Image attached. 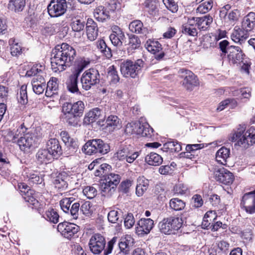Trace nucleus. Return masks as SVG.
Segmentation results:
<instances>
[{
	"instance_id": "f257e3e1",
	"label": "nucleus",
	"mask_w": 255,
	"mask_h": 255,
	"mask_svg": "<svg viewBox=\"0 0 255 255\" xmlns=\"http://www.w3.org/2000/svg\"><path fill=\"white\" fill-rule=\"evenodd\" d=\"M76 50L67 43L58 45L52 50L51 68L54 72H62L70 67L76 56Z\"/></svg>"
},
{
	"instance_id": "f03ea898",
	"label": "nucleus",
	"mask_w": 255,
	"mask_h": 255,
	"mask_svg": "<svg viewBox=\"0 0 255 255\" xmlns=\"http://www.w3.org/2000/svg\"><path fill=\"white\" fill-rule=\"evenodd\" d=\"M85 106L81 101L74 103L66 102L62 107L63 118L70 126L76 127L78 125V117L82 116Z\"/></svg>"
},
{
	"instance_id": "7ed1b4c3",
	"label": "nucleus",
	"mask_w": 255,
	"mask_h": 255,
	"mask_svg": "<svg viewBox=\"0 0 255 255\" xmlns=\"http://www.w3.org/2000/svg\"><path fill=\"white\" fill-rule=\"evenodd\" d=\"M17 132L23 134L17 140L18 145L21 150L27 152L37 146L39 135L36 129H28L22 124L17 129Z\"/></svg>"
},
{
	"instance_id": "20e7f679",
	"label": "nucleus",
	"mask_w": 255,
	"mask_h": 255,
	"mask_svg": "<svg viewBox=\"0 0 255 255\" xmlns=\"http://www.w3.org/2000/svg\"><path fill=\"white\" fill-rule=\"evenodd\" d=\"M90 63V59L85 57H79L75 61L72 73L67 81V88L71 93H80L78 87V78L81 73Z\"/></svg>"
},
{
	"instance_id": "39448f33",
	"label": "nucleus",
	"mask_w": 255,
	"mask_h": 255,
	"mask_svg": "<svg viewBox=\"0 0 255 255\" xmlns=\"http://www.w3.org/2000/svg\"><path fill=\"white\" fill-rule=\"evenodd\" d=\"M219 48L222 51V55H226L231 64L238 66L243 61L246 55L242 49L236 46H229V42L224 40L219 42Z\"/></svg>"
},
{
	"instance_id": "423d86ee",
	"label": "nucleus",
	"mask_w": 255,
	"mask_h": 255,
	"mask_svg": "<svg viewBox=\"0 0 255 255\" xmlns=\"http://www.w3.org/2000/svg\"><path fill=\"white\" fill-rule=\"evenodd\" d=\"M230 140L236 142V145L247 149L255 144V128H251L245 132L241 129L238 130L231 137Z\"/></svg>"
},
{
	"instance_id": "0eeeda50",
	"label": "nucleus",
	"mask_w": 255,
	"mask_h": 255,
	"mask_svg": "<svg viewBox=\"0 0 255 255\" xmlns=\"http://www.w3.org/2000/svg\"><path fill=\"white\" fill-rule=\"evenodd\" d=\"M183 221L178 217H169L159 223L160 231L166 235L175 234L182 227Z\"/></svg>"
},
{
	"instance_id": "6e6552de",
	"label": "nucleus",
	"mask_w": 255,
	"mask_h": 255,
	"mask_svg": "<svg viewBox=\"0 0 255 255\" xmlns=\"http://www.w3.org/2000/svg\"><path fill=\"white\" fill-rule=\"evenodd\" d=\"M143 66V62L141 59H138L135 62L127 60L121 62L120 70L122 74L125 77L135 78L138 75Z\"/></svg>"
},
{
	"instance_id": "1a4fd4ad",
	"label": "nucleus",
	"mask_w": 255,
	"mask_h": 255,
	"mask_svg": "<svg viewBox=\"0 0 255 255\" xmlns=\"http://www.w3.org/2000/svg\"><path fill=\"white\" fill-rule=\"evenodd\" d=\"M110 146L101 139H95L87 141L82 148L83 151L87 154L95 153L105 154L109 152Z\"/></svg>"
},
{
	"instance_id": "9d476101",
	"label": "nucleus",
	"mask_w": 255,
	"mask_h": 255,
	"mask_svg": "<svg viewBox=\"0 0 255 255\" xmlns=\"http://www.w3.org/2000/svg\"><path fill=\"white\" fill-rule=\"evenodd\" d=\"M100 75L98 70L90 68L86 70L81 78V83L83 89L86 91L90 90L100 82Z\"/></svg>"
},
{
	"instance_id": "9b49d317",
	"label": "nucleus",
	"mask_w": 255,
	"mask_h": 255,
	"mask_svg": "<svg viewBox=\"0 0 255 255\" xmlns=\"http://www.w3.org/2000/svg\"><path fill=\"white\" fill-rule=\"evenodd\" d=\"M139 156V153L133 151L130 145L122 143L114 154V158L117 159L132 163Z\"/></svg>"
},
{
	"instance_id": "f8f14e48",
	"label": "nucleus",
	"mask_w": 255,
	"mask_h": 255,
	"mask_svg": "<svg viewBox=\"0 0 255 255\" xmlns=\"http://www.w3.org/2000/svg\"><path fill=\"white\" fill-rule=\"evenodd\" d=\"M67 7L66 0H51L47 6V10L51 17H56L64 14Z\"/></svg>"
},
{
	"instance_id": "ddd939ff",
	"label": "nucleus",
	"mask_w": 255,
	"mask_h": 255,
	"mask_svg": "<svg viewBox=\"0 0 255 255\" xmlns=\"http://www.w3.org/2000/svg\"><path fill=\"white\" fill-rule=\"evenodd\" d=\"M240 207L247 214L255 213V190L243 195L241 200Z\"/></svg>"
},
{
	"instance_id": "4468645a",
	"label": "nucleus",
	"mask_w": 255,
	"mask_h": 255,
	"mask_svg": "<svg viewBox=\"0 0 255 255\" xmlns=\"http://www.w3.org/2000/svg\"><path fill=\"white\" fill-rule=\"evenodd\" d=\"M105 238L99 234L93 235L89 242L90 251L94 254H100L105 249L106 246Z\"/></svg>"
},
{
	"instance_id": "2eb2a0df",
	"label": "nucleus",
	"mask_w": 255,
	"mask_h": 255,
	"mask_svg": "<svg viewBox=\"0 0 255 255\" xmlns=\"http://www.w3.org/2000/svg\"><path fill=\"white\" fill-rule=\"evenodd\" d=\"M79 230L78 226L67 222L60 223L57 226V231L67 239L72 238Z\"/></svg>"
},
{
	"instance_id": "dca6fc26",
	"label": "nucleus",
	"mask_w": 255,
	"mask_h": 255,
	"mask_svg": "<svg viewBox=\"0 0 255 255\" xmlns=\"http://www.w3.org/2000/svg\"><path fill=\"white\" fill-rule=\"evenodd\" d=\"M181 71L183 74L182 76L184 78L182 84L187 90L191 91L199 85L197 77L192 72L185 69H182Z\"/></svg>"
},
{
	"instance_id": "f3484780",
	"label": "nucleus",
	"mask_w": 255,
	"mask_h": 255,
	"mask_svg": "<svg viewBox=\"0 0 255 255\" xmlns=\"http://www.w3.org/2000/svg\"><path fill=\"white\" fill-rule=\"evenodd\" d=\"M154 226L153 221L150 219L141 218L138 221L135 231L137 234L140 236L148 234Z\"/></svg>"
},
{
	"instance_id": "a211bd4d",
	"label": "nucleus",
	"mask_w": 255,
	"mask_h": 255,
	"mask_svg": "<svg viewBox=\"0 0 255 255\" xmlns=\"http://www.w3.org/2000/svg\"><path fill=\"white\" fill-rule=\"evenodd\" d=\"M112 43L115 46L120 47L125 39V35L122 29L118 26L112 27V33L109 36Z\"/></svg>"
},
{
	"instance_id": "6ab92c4d",
	"label": "nucleus",
	"mask_w": 255,
	"mask_h": 255,
	"mask_svg": "<svg viewBox=\"0 0 255 255\" xmlns=\"http://www.w3.org/2000/svg\"><path fill=\"white\" fill-rule=\"evenodd\" d=\"M215 178L217 181L225 185L232 184L234 180L233 173L224 168L216 172Z\"/></svg>"
},
{
	"instance_id": "aec40b11",
	"label": "nucleus",
	"mask_w": 255,
	"mask_h": 255,
	"mask_svg": "<svg viewBox=\"0 0 255 255\" xmlns=\"http://www.w3.org/2000/svg\"><path fill=\"white\" fill-rule=\"evenodd\" d=\"M38 193H36L34 190H27L25 194H22V196L25 202L29 203L30 205L32 206V208L38 209L41 208V204L38 201Z\"/></svg>"
},
{
	"instance_id": "412c9836",
	"label": "nucleus",
	"mask_w": 255,
	"mask_h": 255,
	"mask_svg": "<svg viewBox=\"0 0 255 255\" xmlns=\"http://www.w3.org/2000/svg\"><path fill=\"white\" fill-rule=\"evenodd\" d=\"M248 33L238 26L235 27L231 35V39L236 43L243 44L248 37Z\"/></svg>"
},
{
	"instance_id": "4be33fe9",
	"label": "nucleus",
	"mask_w": 255,
	"mask_h": 255,
	"mask_svg": "<svg viewBox=\"0 0 255 255\" xmlns=\"http://www.w3.org/2000/svg\"><path fill=\"white\" fill-rule=\"evenodd\" d=\"M46 149L53 158L62 154L61 146L59 141L56 138H51L47 141Z\"/></svg>"
},
{
	"instance_id": "5701e85b",
	"label": "nucleus",
	"mask_w": 255,
	"mask_h": 255,
	"mask_svg": "<svg viewBox=\"0 0 255 255\" xmlns=\"http://www.w3.org/2000/svg\"><path fill=\"white\" fill-rule=\"evenodd\" d=\"M33 92L38 95L42 94L46 88V82L42 76H36L31 81Z\"/></svg>"
},
{
	"instance_id": "b1692460",
	"label": "nucleus",
	"mask_w": 255,
	"mask_h": 255,
	"mask_svg": "<svg viewBox=\"0 0 255 255\" xmlns=\"http://www.w3.org/2000/svg\"><path fill=\"white\" fill-rule=\"evenodd\" d=\"M69 176L67 174L63 172L60 173L54 181V184L55 188L60 191L65 190L68 188V181Z\"/></svg>"
},
{
	"instance_id": "393cba45",
	"label": "nucleus",
	"mask_w": 255,
	"mask_h": 255,
	"mask_svg": "<svg viewBox=\"0 0 255 255\" xmlns=\"http://www.w3.org/2000/svg\"><path fill=\"white\" fill-rule=\"evenodd\" d=\"M86 32L88 38L90 41L95 40L98 35L97 23L92 19L88 18L86 23Z\"/></svg>"
},
{
	"instance_id": "a878e982",
	"label": "nucleus",
	"mask_w": 255,
	"mask_h": 255,
	"mask_svg": "<svg viewBox=\"0 0 255 255\" xmlns=\"http://www.w3.org/2000/svg\"><path fill=\"white\" fill-rule=\"evenodd\" d=\"M255 26V13L250 12L244 17L242 22V27L247 33L251 31Z\"/></svg>"
},
{
	"instance_id": "bb28decb",
	"label": "nucleus",
	"mask_w": 255,
	"mask_h": 255,
	"mask_svg": "<svg viewBox=\"0 0 255 255\" xmlns=\"http://www.w3.org/2000/svg\"><path fill=\"white\" fill-rule=\"evenodd\" d=\"M130 31L136 34L146 35L148 33V29L143 26L142 22L139 20H135L131 22L128 26Z\"/></svg>"
},
{
	"instance_id": "cd10ccee",
	"label": "nucleus",
	"mask_w": 255,
	"mask_h": 255,
	"mask_svg": "<svg viewBox=\"0 0 255 255\" xmlns=\"http://www.w3.org/2000/svg\"><path fill=\"white\" fill-rule=\"evenodd\" d=\"M58 89V79L51 77L47 84L45 91L46 97H51L55 95Z\"/></svg>"
},
{
	"instance_id": "c85d7f7f",
	"label": "nucleus",
	"mask_w": 255,
	"mask_h": 255,
	"mask_svg": "<svg viewBox=\"0 0 255 255\" xmlns=\"http://www.w3.org/2000/svg\"><path fill=\"white\" fill-rule=\"evenodd\" d=\"M230 155V149L225 147L220 148L216 153V161L223 165L226 164L227 160Z\"/></svg>"
},
{
	"instance_id": "c756f323",
	"label": "nucleus",
	"mask_w": 255,
	"mask_h": 255,
	"mask_svg": "<svg viewBox=\"0 0 255 255\" xmlns=\"http://www.w3.org/2000/svg\"><path fill=\"white\" fill-rule=\"evenodd\" d=\"M37 162L40 164H47L53 156L46 149H40L36 154Z\"/></svg>"
},
{
	"instance_id": "7c9ffc66",
	"label": "nucleus",
	"mask_w": 255,
	"mask_h": 255,
	"mask_svg": "<svg viewBox=\"0 0 255 255\" xmlns=\"http://www.w3.org/2000/svg\"><path fill=\"white\" fill-rule=\"evenodd\" d=\"M101 115V111L98 108H95L87 113L84 118L83 123L85 125H89L94 123Z\"/></svg>"
},
{
	"instance_id": "2f4dec72",
	"label": "nucleus",
	"mask_w": 255,
	"mask_h": 255,
	"mask_svg": "<svg viewBox=\"0 0 255 255\" xmlns=\"http://www.w3.org/2000/svg\"><path fill=\"white\" fill-rule=\"evenodd\" d=\"M197 26L201 30H206L210 25L213 22L212 17L209 15H205L201 17H197Z\"/></svg>"
},
{
	"instance_id": "473e14b6",
	"label": "nucleus",
	"mask_w": 255,
	"mask_h": 255,
	"mask_svg": "<svg viewBox=\"0 0 255 255\" xmlns=\"http://www.w3.org/2000/svg\"><path fill=\"white\" fill-rule=\"evenodd\" d=\"M149 185L148 180L143 176L139 177L137 180L136 194L138 196H141L147 190Z\"/></svg>"
},
{
	"instance_id": "72a5a7b5",
	"label": "nucleus",
	"mask_w": 255,
	"mask_h": 255,
	"mask_svg": "<svg viewBox=\"0 0 255 255\" xmlns=\"http://www.w3.org/2000/svg\"><path fill=\"white\" fill-rule=\"evenodd\" d=\"M94 16L98 21L103 22L109 18V11L105 7L99 6L94 10Z\"/></svg>"
},
{
	"instance_id": "f704fd0d",
	"label": "nucleus",
	"mask_w": 255,
	"mask_h": 255,
	"mask_svg": "<svg viewBox=\"0 0 255 255\" xmlns=\"http://www.w3.org/2000/svg\"><path fill=\"white\" fill-rule=\"evenodd\" d=\"M145 160L150 165L159 166L162 163L163 158L160 155L151 152L145 156Z\"/></svg>"
},
{
	"instance_id": "c9c22d12",
	"label": "nucleus",
	"mask_w": 255,
	"mask_h": 255,
	"mask_svg": "<svg viewBox=\"0 0 255 255\" xmlns=\"http://www.w3.org/2000/svg\"><path fill=\"white\" fill-rule=\"evenodd\" d=\"M70 26L73 31L80 32L85 26V21L79 16L74 17L71 19Z\"/></svg>"
},
{
	"instance_id": "e433bc0d",
	"label": "nucleus",
	"mask_w": 255,
	"mask_h": 255,
	"mask_svg": "<svg viewBox=\"0 0 255 255\" xmlns=\"http://www.w3.org/2000/svg\"><path fill=\"white\" fill-rule=\"evenodd\" d=\"M182 147L179 142L176 140L169 141L163 144L161 150L164 152L170 151L171 152H179Z\"/></svg>"
},
{
	"instance_id": "4c0bfd02",
	"label": "nucleus",
	"mask_w": 255,
	"mask_h": 255,
	"mask_svg": "<svg viewBox=\"0 0 255 255\" xmlns=\"http://www.w3.org/2000/svg\"><path fill=\"white\" fill-rule=\"evenodd\" d=\"M138 135L147 138H152L154 136L153 129L149 125L146 124L143 125L140 123Z\"/></svg>"
},
{
	"instance_id": "58836bf2",
	"label": "nucleus",
	"mask_w": 255,
	"mask_h": 255,
	"mask_svg": "<svg viewBox=\"0 0 255 255\" xmlns=\"http://www.w3.org/2000/svg\"><path fill=\"white\" fill-rule=\"evenodd\" d=\"M43 217L51 223L56 224L59 222V216L56 211L53 208H49L46 211Z\"/></svg>"
},
{
	"instance_id": "ea45409f",
	"label": "nucleus",
	"mask_w": 255,
	"mask_h": 255,
	"mask_svg": "<svg viewBox=\"0 0 255 255\" xmlns=\"http://www.w3.org/2000/svg\"><path fill=\"white\" fill-rule=\"evenodd\" d=\"M25 5V0H10L8 3V8L16 12H18L23 9Z\"/></svg>"
},
{
	"instance_id": "a19ab883",
	"label": "nucleus",
	"mask_w": 255,
	"mask_h": 255,
	"mask_svg": "<svg viewBox=\"0 0 255 255\" xmlns=\"http://www.w3.org/2000/svg\"><path fill=\"white\" fill-rule=\"evenodd\" d=\"M106 124L110 130H113L120 127V119L116 116L111 115L106 120Z\"/></svg>"
},
{
	"instance_id": "79ce46f5",
	"label": "nucleus",
	"mask_w": 255,
	"mask_h": 255,
	"mask_svg": "<svg viewBox=\"0 0 255 255\" xmlns=\"http://www.w3.org/2000/svg\"><path fill=\"white\" fill-rule=\"evenodd\" d=\"M130 239V237L128 236L125 238H122L120 239L118 243V246L121 253L124 254H127L129 252Z\"/></svg>"
},
{
	"instance_id": "37998d69",
	"label": "nucleus",
	"mask_w": 255,
	"mask_h": 255,
	"mask_svg": "<svg viewBox=\"0 0 255 255\" xmlns=\"http://www.w3.org/2000/svg\"><path fill=\"white\" fill-rule=\"evenodd\" d=\"M116 188L106 181L103 182L101 187L102 195L108 197L111 196L115 192Z\"/></svg>"
},
{
	"instance_id": "c03bdc74",
	"label": "nucleus",
	"mask_w": 255,
	"mask_h": 255,
	"mask_svg": "<svg viewBox=\"0 0 255 255\" xmlns=\"http://www.w3.org/2000/svg\"><path fill=\"white\" fill-rule=\"evenodd\" d=\"M213 6V0H206L203 1L197 7V12L201 14L208 12Z\"/></svg>"
},
{
	"instance_id": "a18cd8bd",
	"label": "nucleus",
	"mask_w": 255,
	"mask_h": 255,
	"mask_svg": "<svg viewBox=\"0 0 255 255\" xmlns=\"http://www.w3.org/2000/svg\"><path fill=\"white\" fill-rule=\"evenodd\" d=\"M140 126V122H131L128 123L126 126L125 131L127 134H138Z\"/></svg>"
},
{
	"instance_id": "49530a36",
	"label": "nucleus",
	"mask_w": 255,
	"mask_h": 255,
	"mask_svg": "<svg viewBox=\"0 0 255 255\" xmlns=\"http://www.w3.org/2000/svg\"><path fill=\"white\" fill-rule=\"evenodd\" d=\"M170 207L175 211H180L183 210L185 206V202L178 198H172L169 202Z\"/></svg>"
},
{
	"instance_id": "de8ad7c7",
	"label": "nucleus",
	"mask_w": 255,
	"mask_h": 255,
	"mask_svg": "<svg viewBox=\"0 0 255 255\" xmlns=\"http://www.w3.org/2000/svg\"><path fill=\"white\" fill-rule=\"evenodd\" d=\"M145 46L147 50L153 54L159 52L161 49V45L157 41L147 42Z\"/></svg>"
},
{
	"instance_id": "09e8293b",
	"label": "nucleus",
	"mask_w": 255,
	"mask_h": 255,
	"mask_svg": "<svg viewBox=\"0 0 255 255\" xmlns=\"http://www.w3.org/2000/svg\"><path fill=\"white\" fill-rule=\"evenodd\" d=\"M128 47V50H133L138 48L140 46V40L139 38L135 35H131L129 36Z\"/></svg>"
},
{
	"instance_id": "8fccbe9b",
	"label": "nucleus",
	"mask_w": 255,
	"mask_h": 255,
	"mask_svg": "<svg viewBox=\"0 0 255 255\" xmlns=\"http://www.w3.org/2000/svg\"><path fill=\"white\" fill-rule=\"evenodd\" d=\"M75 200L73 197L65 198L60 201L59 204L61 209L66 213H69L71 204Z\"/></svg>"
},
{
	"instance_id": "3c124183",
	"label": "nucleus",
	"mask_w": 255,
	"mask_h": 255,
	"mask_svg": "<svg viewBox=\"0 0 255 255\" xmlns=\"http://www.w3.org/2000/svg\"><path fill=\"white\" fill-rule=\"evenodd\" d=\"M108 77L110 79L111 82L114 84H116L119 81L120 78L114 66H111L109 68Z\"/></svg>"
},
{
	"instance_id": "603ef678",
	"label": "nucleus",
	"mask_w": 255,
	"mask_h": 255,
	"mask_svg": "<svg viewBox=\"0 0 255 255\" xmlns=\"http://www.w3.org/2000/svg\"><path fill=\"white\" fill-rule=\"evenodd\" d=\"M9 44L10 45V52L13 56H17L21 53L22 47L17 42H15V40L9 39Z\"/></svg>"
},
{
	"instance_id": "864d4df0",
	"label": "nucleus",
	"mask_w": 255,
	"mask_h": 255,
	"mask_svg": "<svg viewBox=\"0 0 255 255\" xmlns=\"http://www.w3.org/2000/svg\"><path fill=\"white\" fill-rule=\"evenodd\" d=\"M17 99L21 104L24 105L27 103V87L26 85L21 86L19 93L18 94Z\"/></svg>"
},
{
	"instance_id": "5fc2aeb1",
	"label": "nucleus",
	"mask_w": 255,
	"mask_h": 255,
	"mask_svg": "<svg viewBox=\"0 0 255 255\" xmlns=\"http://www.w3.org/2000/svg\"><path fill=\"white\" fill-rule=\"evenodd\" d=\"M97 47L107 57H111L112 53L109 48L107 47V45L103 40H98L97 42Z\"/></svg>"
},
{
	"instance_id": "6e6d98bb",
	"label": "nucleus",
	"mask_w": 255,
	"mask_h": 255,
	"mask_svg": "<svg viewBox=\"0 0 255 255\" xmlns=\"http://www.w3.org/2000/svg\"><path fill=\"white\" fill-rule=\"evenodd\" d=\"M105 180L108 183L111 184V185L116 187L117 185L120 182V176L118 174L111 173L107 175Z\"/></svg>"
},
{
	"instance_id": "4d7b16f0",
	"label": "nucleus",
	"mask_w": 255,
	"mask_h": 255,
	"mask_svg": "<svg viewBox=\"0 0 255 255\" xmlns=\"http://www.w3.org/2000/svg\"><path fill=\"white\" fill-rule=\"evenodd\" d=\"M83 193L87 198L93 199L97 195V190L93 186H86L83 189Z\"/></svg>"
},
{
	"instance_id": "13d9d810",
	"label": "nucleus",
	"mask_w": 255,
	"mask_h": 255,
	"mask_svg": "<svg viewBox=\"0 0 255 255\" xmlns=\"http://www.w3.org/2000/svg\"><path fill=\"white\" fill-rule=\"evenodd\" d=\"M213 214L212 211H208L207 212L203 219V221L202 222V227L203 229H211V226L212 225V221L213 219L210 218V214ZM214 218H213V219Z\"/></svg>"
},
{
	"instance_id": "bf43d9fd",
	"label": "nucleus",
	"mask_w": 255,
	"mask_h": 255,
	"mask_svg": "<svg viewBox=\"0 0 255 255\" xmlns=\"http://www.w3.org/2000/svg\"><path fill=\"white\" fill-rule=\"evenodd\" d=\"M80 204L78 202L73 203L69 208V212L71 217L73 219H77L79 216Z\"/></svg>"
},
{
	"instance_id": "052dcab7",
	"label": "nucleus",
	"mask_w": 255,
	"mask_h": 255,
	"mask_svg": "<svg viewBox=\"0 0 255 255\" xmlns=\"http://www.w3.org/2000/svg\"><path fill=\"white\" fill-rule=\"evenodd\" d=\"M135 224V219L131 213H128L124 218V225L127 229L131 228Z\"/></svg>"
},
{
	"instance_id": "680f3d73",
	"label": "nucleus",
	"mask_w": 255,
	"mask_h": 255,
	"mask_svg": "<svg viewBox=\"0 0 255 255\" xmlns=\"http://www.w3.org/2000/svg\"><path fill=\"white\" fill-rule=\"evenodd\" d=\"M166 8L172 12H176L177 11L178 6L174 0H162Z\"/></svg>"
},
{
	"instance_id": "e2e57ef3",
	"label": "nucleus",
	"mask_w": 255,
	"mask_h": 255,
	"mask_svg": "<svg viewBox=\"0 0 255 255\" xmlns=\"http://www.w3.org/2000/svg\"><path fill=\"white\" fill-rule=\"evenodd\" d=\"M228 105H231L232 107L236 106L237 102L235 99H226L220 103L219 106L217 109V110L218 111H221L223 110Z\"/></svg>"
},
{
	"instance_id": "0e129e2a",
	"label": "nucleus",
	"mask_w": 255,
	"mask_h": 255,
	"mask_svg": "<svg viewBox=\"0 0 255 255\" xmlns=\"http://www.w3.org/2000/svg\"><path fill=\"white\" fill-rule=\"evenodd\" d=\"M182 32L190 36H195L197 35V30L195 27L183 25Z\"/></svg>"
},
{
	"instance_id": "69168bd1",
	"label": "nucleus",
	"mask_w": 255,
	"mask_h": 255,
	"mask_svg": "<svg viewBox=\"0 0 255 255\" xmlns=\"http://www.w3.org/2000/svg\"><path fill=\"white\" fill-rule=\"evenodd\" d=\"M29 183L32 184H40L42 181V179L39 177L37 172L29 173L27 175Z\"/></svg>"
},
{
	"instance_id": "338daca9",
	"label": "nucleus",
	"mask_w": 255,
	"mask_h": 255,
	"mask_svg": "<svg viewBox=\"0 0 255 255\" xmlns=\"http://www.w3.org/2000/svg\"><path fill=\"white\" fill-rule=\"evenodd\" d=\"M80 210L86 215H89L92 212V206L89 201L85 202L81 206Z\"/></svg>"
},
{
	"instance_id": "774afa93",
	"label": "nucleus",
	"mask_w": 255,
	"mask_h": 255,
	"mask_svg": "<svg viewBox=\"0 0 255 255\" xmlns=\"http://www.w3.org/2000/svg\"><path fill=\"white\" fill-rule=\"evenodd\" d=\"M187 187L183 183H179L174 187V192L177 195H183L186 193Z\"/></svg>"
}]
</instances>
